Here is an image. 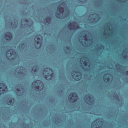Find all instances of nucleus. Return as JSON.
Masks as SVG:
<instances>
[{"mask_svg": "<svg viewBox=\"0 0 128 128\" xmlns=\"http://www.w3.org/2000/svg\"><path fill=\"white\" fill-rule=\"evenodd\" d=\"M70 12L64 2L60 4L56 12V16L58 18H66L70 16Z\"/></svg>", "mask_w": 128, "mask_h": 128, "instance_id": "f257e3e1", "label": "nucleus"}, {"mask_svg": "<svg viewBox=\"0 0 128 128\" xmlns=\"http://www.w3.org/2000/svg\"><path fill=\"white\" fill-rule=\"evenodd\" d=\"M43 76H44L46 80H50L54 78V71L50 68H46L43 72Z\"/></svg>", "mask_w": 128, "mask_h": 128, "instance_id": "f03ea898", "label": "nucleus"}, {"mask_svg": "<svg viewBox=\"0 0 128 128\" xmlns=\"http://www.w3.org/2000/svg\"><path fill=\"white\" fill-rule=\"evenodd\" d=\"M26 74V68L22 66H20L16 68L15 76L17 78H25Z\"/></svg>", "mask_w": 128, "mask_h": 128, "instance_id": "7ed1b4c3", "label": "nucleus"}, {"mask_svg": "<svg viewBox=\"0 0 128 128\" xmlns=\"http://www.w3.org/2000/svg\"><path fill=\"white\" fill-rule=\"evenodd\" d=\"M21 22L22 24L20 25V28H28L29 30H30V32H32V24H34V22L30 20L28 21V20H21Z\"/></svg>", "mask_w": 128, "mask_h": 128, "instance_id": "20e7f679", "label": "nucleus"}, {"mask_svg": "<svg viewBox=\"0 0 128 128\" xmlns=\"http://www.w3.org/2000/svg\"><path fill=\"white\" fill-rule=\"evenodd\" d=\"M32 87L37 90V92H40V90H44V86L42 81L38 80L32 82Z\"/></svg>", "mask_w": 128, "mask_h": 128, "instance_id": "39448f33", "label": "nucleus"}, {"mask_svg": "<svg viewBox=\"0 0 128 128\" xmlns=\"http://www.w3.org/2000/svg\"><path fill=\"white\" fill-rule=\"evenodd\" d=\"M6 56L8 60H14L16 58V52L14 50H8L6 53Z\"/></svg>", "mask_w": 128, "mask_h": 128, "instance_id": "423d86ee", "label": "nucleus"}, {"mask_svg": "<svg viewBox=\"0 0 128 128\" xmlns=\"http://www.w3.org/2000/svg\"><path fill=\"white\" fill-rule=\"evenodd\" d=\"M80 63L81 64H83L84 67H82L86 72H90V68H92V64L90 60H88L84 61L82 58L80 60Z\"/></svg>", "mask_w": 128, "mask_h": 128, "instance_id": "0eeeda50", "label": "nucleus"}, {"mask_svg": "<svg viewBox=\"0 0 128 128\" xmlns=\"http://www.w3.org/2000/svg\"><path fill=\"white\" fill-rule=\"evenodd\" d=\"M35 46L36 48L38 49L42 46V36L40 34H38L36 36L35 38Z\"/></svg>", "mask_w": 128, "mask_h": 128, "instance_id": "6e6552de", "label": "nucleus"}, {"mask_svg": "<svg viewBox=\"0 0 128 128\" xmlns=\"http://www.w3.org/2000/svg\"><path fill=\"white\" fill-rule=\"evenodd\" d=\"M100 15L98 14H94L90 15L88 20L90 24H92L98 22V20H100Z\"/></svg>", "mask_w": 128, "mask_h": 128, "instance_id": "1a4fd4ad", "label": "nucleus"}, {"mask_svg": "<svg viewBox=\"0 0 128 128\" xmlns=\"http://www.w3.org/2000/svg\"><path fill=\"white\" fill-rule=\"evenodd\" d=\"M84 100L88 104H94V98L92 95L87 94L84 97Z\"/></svg>", "mask_w": 128, "mask_h": 128, "instance_id": "9d476101", "label": "nucleus"}, {"mask_svg": "<svg viewBox=\"0 0 128 128\" xmlns=\"http://www.w3.org/2000/svg\"><path fill=\"white\" fill-rule=\"evenodd\" d=\"M68 28L70 30H78L80 28V26L76 23V22H73L72 23H70Z\"/></svg>", "mask_w": 128, "mask_h": 128, "instance_id": "9b49d317", "label": "nucleus"}, {"mask_svg": "<svg viewBox=\"0 0 128 128\" xmlns=\"http://www.w3.org/2000/svg\"><path fill=\"white\" fill-rule=\"evenodd\" d=\"M78 98V96L76 92H73L68 96V100L70 102H75Z\"/></svg>", "mask_w": 128, "mask_h": 128, "instance_id": "f8f14e48", "label": "nucleus"}, {"mask_svg": "<svg viewBox=\"0 0 128 128\" xmlns=\"http://www.w3.org/2000/svg\"><path fill=\"white\" fill-rule=\"evenodd\" d=\"M72 74H74L72 75V78L74 80H82V75L80 72L74 71Z\"/></svg>", "mask_w": 128, "mask_h": 128, "instance_id": "ddd939ff", "label": "nucleus"}, {"mask_svg": "<svg viewBox=\"0 0 128 128\" xmlns=\"http://www.w3.org/2000/svg\"><path fill=\"white\" fill-rule=\"evenodd\" d=\"M103 80L105 82H110L112 81V75L110 74H106L103 76Z\"/></svg>", "mask_w": 128, "mask_h": 128, "instance_id": "4468645a", "label": "nucleus"}, {"mask_svg": "<svg viewBox=\"0 0 128 128\" xmlns=\"http://www.w3.org/2000/svg\"><path fill=\"white\" fill-rule=\"evenodd\" d=\"M8 92V86L4 83H0V94Z\"/></svg>", "mask_w": 128, "mask_h": 128, "instance_id": "2eb2a0df", "label": "nucleus"}, {"mask_svg": "<svg viewBox=\"0 0 128 128\" xmlns=\"http://www.w3.org/2000/svg\"><path fill=\"white\" fill-rule=\"evenodd\" d=\"M100 122L98 120H96V121L92 122L91 124V128H100Z\"/></svg>", "mask_w": 128, "mask_h": 128, "instance_id": "dca6fc26", "label": "nucleus"}, {"mask_svg": "<svg viewBox=\"0 0 128 128\" xmlns=\"http://www.w3.org/2000/svg\"><path fill=\"white\" fill-rule=\"evenodd\" d=\"M16 89L18 92H16L17 96H24V88H22L20 86H18Z\"/></svg>", "mask_w": 128, "mask_h": 128, "instance_id": "f3484780", "label": "nucleus"}, {"mask_svg": "<svg viewBox=\"0 0 128 128\" xmlns=\"http://www.w3.org/2000/svg\"><path fill=\"white\" fill-rule=\"evenodd\" d=\"M5 40H11L12 38V34L10 32H7L5 33Z\"/></svg>", "mask_w": 128, "mask_h": 128, "instance_id": "a211bd4d", "label": "nucleus"}, {"mask_svg": "<svg viewBox=\"0 0 128 128\" xmlns=\"http://www.w3.org/2000/svg\"><path fill=\"white\" fill-rule=\"evenodd\" d=\"M8 24L9 26H11L12 28H18V24H16V21H14V24H12V20L10 19H8Z\"/></svg>", "mask_w": 128, "mask_h": 128, "instance_id": "6ab92c4d", "label": "nucleus"}, {"mask_svg": "<svg viewBox=\"0 0 128 128\" xmlns=\"http://www.w3.org/2000/svg\"><path fill=\"white\" fill-rule=\"evenodd\" d=\"M52 23V17H48L44 21L42 22L44 24H50Z\"/></svg>", "mask_w": 128, "mask_h": 128, "instance_id": "aec40b11", "label": "nucleus"}, {"mask_svg": "<svg viewBox=\"0 0 128 128\" xmlns=\"http://www.w3.org/2000/svg\"><path fill=\"white\" fill-rule=\"evenodd\" d=\"M32 72H34V74H36V72H38V66H34L33 68H32Z\"/></svg>", "mask_w": 128, "mask_h": 128, "instance_id": "412c9836", "label": "nucleus"}, {"mask_svg": "<svg viewBox=\"0 0 128 128\" xmlns=\"http://www.w3.org/2000/svg\"><path fill=\"white\" fill-rule=\"evenodd\" d=\"M123 66H120V64H116V68L118 70H119L120 72L122 70V68Z\"/></svg>", "mask_w": 128, "mask_h": 128, "instance_id": "4be33fe9", "label": "nucleus"}, {"mask_svg": "<svg viewBox=\"0 0 128 128\" xmlns=\"http://www.w3.org/2000/svg\"><path fill=\"white\" fill-rule=\"evenodd\" d=\"M12 98H9L7 100V104L8 106H12Z\"/></svg>", "mask_w": 128, "mask_h": 128, "instance_id": "5701e85b", "label": "nucleus"}, {"mask_svg": "<svg viewBox=\"0 0 128 128\" xmlns=\"http://www.w3.org/2000/svg\"><path fill=\"white\" fill-rule=\"evenodd\" d=\"M84 40H86V42H90L91 40L90 38V36H88V35L86 34L84 36Z\"/></svg>", "mask_w": 128, "mask_h": 128, "instance_id": "b1692460", "label": "nucleus"}, {"mask_svg": "<svg viewBox=\"0 0 128 128\" xmlns=\"http://www.w3.org/2000/svg\"><path fill=\"white\" fill-rule=\"evenodd\" d=\"M128 51H125L122 52V56L124 58H128Z\"/></svg>", "mask_w": 128, "mask_h": 128, "instance_id": "393cba45", "label": "nucleus"}, {"mask_svg": "<svg viewBox=\"0 0 128 128\" xmlns=\"http://www.w3.org/2000/svg\"><path fill=\"white\" fill-rule=\"evenodd\" d=\"M100 48L101 50H104V46L102 45V44H100L99 45V48H97V50H100Z\"/></svg>", "mask_w": 128, "mask_h": 128, "instance_id": "a878e982", "label": "nucleus"}, {"mask_svg": "<svg viewBox=\"0 0 128 128\" xmlns=\"http://www.w3.org/2000/svg\"><path fill=\"white\" fill-rule=\"evenodd\" d=\"M80 42L84 46H90L89 44H87L86 43L84 44V42H80Z\"/></svg>", "mask_w": 128, "mask_h": 128, "instance_id": "bb28decb", "label": "nucleus"}, {"mask_svg": "<svg viewBox=\"0 0 128 128\" xmlns=\"http://www.w3.org/2000/svg\"><path fill=\"white\" fill-rule=\"evenodd\" d=\"M104 36H110V33L108 32H106V30H104Z\"/></svg>", "mask_w": 128, "mask_h": 128, "instance_id": "cd10ccee", "label": "nucleus"}, {"mask_svg": "<svg viewBox=\"0 0 128 128\" xmlns=\"http://www.w3.org/2000/svg\"><path fill=\"white\" fill-rule=\"evenodd\" d=\"M24 46H25L24 44H21L19 46V48H24Z\"/></svg>", "mask_w": 128, "mask_h": 128, "instance_id": "c85d7f7f", "label": "nucleus"}, {"mask_svg": "<svg viewBox=\"0 0 128 128\" xmlns=\"http://www.w3.org/2000/svg\"><path fill=\"white\" fill-rule=\"evenodd\" d=\"M80 2H84L86 0H79Z\"/></svg>", "mask_w": 128, "mask_h": 128, "instance_id": "c756f323", "label": "nucleus"}, {"mask_svg": "<svg viewBox=\"0 0 128 128\" xmlns=\"http://www.w3.org/2000/svg\"><path fill=\"white\" fill-rule=\"evenodd\" d=\"M126 74H127V76H128V71L126 72Z\"/></svg>", "mask_w": 128, "mask_h": 128, "instance_id": "7c9ffc66", "label": "nucleus"}, {"mask_svg": "<svg viewBox=\"0 0 128 128\" xmlns=\"http://www.w3.org/2000/svg\"><path fill=\"white\" fill-rule=\"evenodd\" d=\"M108 30H110V27H108Z\"/></svg>", "mask_w": 128, "mask_h": 128, "instance_id": "2f4dec72", "label": "nucleus"}, {"mask_svg": "<svg viewBox=\"0 0 128 128\" xmlns=\"http://www.w3.org/2000/svg\"><path fill=\"white\" fill-rule=\"evenodd\" d=\"M67 50L68 48V47H66Z\"/></svg>", "mask_w": 128, "mask_h": 128, "instance_id": "473e14b6", "label": "nucleus"}, {"mask_svg": "<svg viewBox=\"0 0 128 128\" xmlns=\"http://www.w3.org/2000/svg\"><path fill=\"white\" fill-rule=\"evenodd\" d=\"M13 100H14V99H13Z\"/></svg>", "mask_w": 128, "mask_h": 128, "instance_id": "72a5a7b5", "label": "nucleus"}]
</instances>
